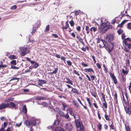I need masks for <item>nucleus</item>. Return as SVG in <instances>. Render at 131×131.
I'll list each match as a JSON object with an SVG mask.
<instances>
[{"mask_svg":"<svg viewBox=\"0 0 131 131\" xmlns=\"http://www.w3.org/2000/svg\"><path fill=\"white\" fill-rule=\"evenodd\" d=\"M126 36L124 33H123L122 35V38L123 40V43L124 48V51L127 52L129 51L131 49V38L128 37L124 38Z\"/></svg>","mask_w":131,"mask_h":131,"instance_id":"f257e3e1","label":"nucleus"},{"mask_svg":"<svg viewBox=\"0 0 131 131\" xmlns=\"http://www.w3.org/2000/svg\"><path fill=\"white\" fill-rule=\"evenodd\" d=\"M101 41L102 42L103 45L102 46L101 44L99 45L100 48L104 47L107 51L108 53L110 54L112 57L113 56V54L111 53V52L113 49L114 47V43L113 42L109 43L105 40L102 39Z\"/></svg>","mask_w":131,"mask_h":131,"instance_id":"f03ea898","label":"nucleus"},{"mask_svg":"<svg viewBox=\"0 0 131 131\" xmlns=\"http://www.w3.org/2000/svg\"><path fill=\"white\" fill-rule=\"evenodd\" d=\"M74 122L77 128H80L81 131H85L84 126L82 122L78 119H75Z\"/></svg>","mask_w":131,"mask_h":131,"instance_id":"7ed1b4c3","label":"nucleus"},{"mask_svg":"<svg viewBox=\"0 0 131 131\" xmlns=\"http://www.w3.org/2000/svg\"><path fill=\"white\" fill-rule=\"evenodd\" d=\"M24 124L26 126H28V127H30V125L32 127L33 126L36 125V120L34 119H31L30 121L28 120H26L25 121Z\"/></svg>","mask_w":131,"mask_h":131,"instance_id":"20e7f679","label":"nucleus"},{"mask_svg":"<svg viewBox=\"0 0 131 131\" xmlns=\"http://www.w3.org/2000/svg\"><path fill=\"white\" fill-rule=\"evenodd\" d=\"M124 107L126 113L130 115L131 114V103L129 104L124 105Z\"/></svg>","mask_w":131,"mask_h":131,"instance_id":"39448f33","label":"nucleus"},{"mask_svg":"<svg viewBox=\"0 0 131 131\" xmlns=\"http://www.w3.org/2000/svg\"><path fill=\"white\" fill-rule=\"evenodd\" d=\"M122 95L123 96V102L124 103L125 105L129 104V100H130L129 97L127 93H126L125 94V95L126 97V99L125 98L123 93H122Z\"/></svg>","mask_w":131,"mask_h":131,"instance_id":"423d86ee","label":"nucleus"},{"mask_svg":"<svg viewBox=\"0 0 131 131\" xmlns=\"http://www.w3.org/2000/svg\"><path fill=\"white\" fill-rule=\"evenodd\" d=\"M105 39L109 43H111L114 39V37L112 34H110L107 35L106 37H105Z\"/></svg>","mask_w":131,"mask_h":131,"instance_id":"0eeeda50","label":"nucleus"},{"mask_svg":"<svg viewBox=\"0 0 131 131\" xmlns=\"http://www.w3.org/2000/svg\"><path fill=\"white\" fill-rule=\"evenodd\" d=\"M110 74L111 77L112 79V80L113 81L114 84H117L118 82L117 79L114 74L110 72Z\"/></svg>","mask_w":131,"mask_h":131,"instance_id":"6e6552de","label":"nucleus"},{"mask_svg":"<svg viewBox=\"0 0 131 131\" xmlns=\"http://www.w3.org/2000/svg\"><path fill=\"white\" fill-rule=\"evenodd\" d=\"M27 49V47H25L24 46V47H22L20 49V50L21 52V56H24L27 53L26 52Z\"/></svg>","mask_w":131,"mask_h":131,"instance_id":"1a4fd4ad","label":"nucleus"},{"mask_svg":"<svg viewBox=\"0 0 131 131\" xmlns=\"http://www.w3.org/2000/svg\"><path fill=\"white\" fill-rule=\"evenodd\" d=\"M85 74L86 75V77L87 78L88 81L90 82L91 81H93L96 78L95 76L94 75H90V77L91 78H90L89 75L88 74Z\"/></svg>","mask_w":131,"mask_h":131,"instance_id":"9d476101","label":"nucleus"},{"mask_svg":"<svg viewBox=\"0 0 131 131\" xmlns=\"http://www.w3.org/2000/svg\"><path fill=\"white\" fill-rule=\"evenodd\" d=\"M110 23L108 22L106 29H106L105 30L104 29V30H101V32L102 33L104 34L109 29H112V26L110 25Z\"/></svg>","mask_w":131,"mask_h":131,"instance_id":"9b49d317","label":"nucleus"},{"mask_svg":"<svg viewBox=\"0 0 131 131\" xmlns=\"http://www.w3.org/2000/svg\"><path fill=\"white\" fill-rule=\"evenodd\" d=\"M108 23V22H107V23L105 22L101 24V26L99 27V29H100V28L102 29L101 30H104L103 29H104V30L106 29H106Z\"/></svg>","mask_w":131,"mask_h":131,"instance_id":"f8f14e48","label":"nucleus"},{"mask_svg":"<svg viewBox=\"0 0 131 131\" xmlns=\"http://www.w3.org/2000/svg\"><path fill=\"white\" fill-rule=\"evenodd\" d=\"M111 122L112 123L111 124H110V123L109 122H108L109 125L110 129L113 130L115 131H117L116 127L115 126H114L113 121H112Z\"/></svg>","mask_w":131,"mask_h":131,"instance_id":"ddd939ff","label":"nucleus"},{"mask_svg":"<svg viewBox=\"0 0 131 131\" xmlns=\"http://www.w3.org/2000/svg\"><path fill=\"white\" fill-rule=\"evenodd\" d=\"M9 107V103H3L0 105V110L4 109Z\"/></svg>","mask_w":131,"mask_h":131,"instance_id":"4468645a","label":"nucleus"},{"mask_svg":"<svg viewBox=\"0 0 131 131\" xmlns=\"http://www.w3.org/2000/svg\"><path fill=\"white\" fill-rule=\"evenodd\" d=\"M66 128L69 131L71 130L72 128V127L71 124L70 123H68L66 124Z\"/></svg>","mask_w":131,"mask_h":131,"instance_id":"2eb2a0df","label":"nucleus"},{"mask_svg":"<svg viewBox=\"0 0 131 131\" xmlns=\"http://www.w3.org/2000/svg\"><path fill=\"white\" fill-rule=\"evenodd\" d=\"M84 71L85 72H89L90 73H94V71L93 70V69L91 68L85 69H84Z\"/></svg>","mask_w":131,"mask_h":131,"instance_id":"dca6fc26","label":"nucleus"},{"mask_svg":"<svg viewBox=\"0 0 131 131\" xmlns=\"http://www.w3.org/2000/svg\"><path fill=\"white\" fill-rule=\"evenodd\" d=\"M66 79L67 80V81H65V82L71 85H73V82L68 77H66Z\"/></svg>","mask_w":131,"mask_h":131,"instance_id":"f3484780","label":"nucleus"},{"mask_svg":"<svg viewBox=\"0 0 131 131\" xmlns=\"http://www.w3.org/2000/svg\"><path fill=\"white\" fill-rule=\"evenodd\" d=\"M105 112V118L106 120L107 121H110L111 120L110 118V116L107 114L106 111H104Z\"/></svg>","mask_w":131,"mask_h":131,"instance_id":"a211bd4d","label":"nucleus"},{"mask_svg":"<svg viewBox=\"0 0 131 131\" xmlns=\"http://www.w3.org/2000/svg\"><path fill=\"white\" fill-rule=\"evenodd\" d=\"M16 107V105L13 102H10L9 104V108H14Z\"/></svg>","mask_w":131,"mask_h":131,"instance_id":"6ab92c4d","label":"nucleus"},{"mask_svg":"<svg viewBox=\"0 0 131 131\" xmlns=\"http://www.w3.org/2000/svg\"><path fill=\"white\" fill-rule=\"evenodd\" d=\"M38 82L39 85L40 86H42V84H43L46 83V81L45 80H39Z\"/></svg>","mask_w":131,"mask_h":131,"instance_id":"aec40b11","label":"nucleus"},{"mask_svg":"<svg viewBox=\"0 0 131 131\" xmlns=\"http://www.w3.org/2000/svg\"><path fill=\"white\" fill-rule=\"evenodd\" d=\"M71 91L73 93L77 94L78 95H79V93L78 90L75 88H73Z\"/></svg>","mask_w":131,"mask_h":131,"instance_id":"412c9836","label":"nucleus"},{"mask_svg":"<svg viewBox=\"0 0 131 131\" xmlns=\"http://www.w3.org/2000/svg\"><path fill=\"white\" fill-rule=\"evenodd\" d=\"M97 126L99 131H101L102 129V125L100 123H99L97 125Z\"/></svg>","mask_w":131,"mask_h":131,"instance_id":"4be33fe9","label":"nucleus"},{"mask_svg":"<svg viewBox=\"0 0 131 131\" xmlns=\"http://www.w3.org/2000/svg\"><path fill=\"white\" fill-rule=\"evenodd\" d=\"M54 131H65L64 129L61 127H58L54 129Z\"/></svg>","mask_w":131,"mask_h":131,"instance_id":"5701e85b","label":"nucleus"},{"mask_svg":"<svg viewBox=\"0 0 131 131\" xmlns=\"http://www.w3.org/2000/svg\"><path fill=\"white\" fill-rule=\"evenodd\" d=\"M103 106L102 107L103 108H105L106 109L107 107V102L106 100L104 101V102L102 103Z\"/></svg>","mask_w":131,"mask_h":131,"instance_id":"b1692460","label":"nucleus"},{"mask_svg":"<svg viewBox=\"0 0 131 131\" xmlns=\"http://www.w3.org/2000/svg\"><path fill=\"white\" fill-rule=\"evenodd\" d=\"M128 20H123L121 24H119L118 26L120 27H123V25L126 22V21H128Z\"/></svg>","mask_w":131,"mask_h":131,"instance_id":"393cba45","label":"nucleus"},{"mask_svg":"<svg viewBox=\"0 0 131 131\" xmlns=\"http://www.w3.org/2000/svg\"><path fill=\"white\" fill-rule=\"evenodd\" d=\"M22 111L25 114L27 113V110L26 107V105H24L23 107L22 108Z\"/></svg>","mask_w":131,"mask_h":131,"instance_id":"a878e982","label":"nucleus"},{"mask_svg":"<svg viewBox=\"0 0 131 131\" xmlns=\"http://www.w3.org/2000/svg\"><path fill=\"white\" fill-rule=\"evenodd\" d=\"M72 103L74 106L77 107H79V104H78L77 101L74 100H73L72 101Z\"/></svg>","mask_w":131,"mask_h":131,"instance_id":"bb28decb","label":"nucleus"},{"mask_svg":"<svg viewBox=\"0 0 131 131\" xmlns=\"http://www.w3.org/2000/svg\"><path fill=\"white\" fill-rule=\"evenodd\" d=\"M58 68H57L54 69V70L52 72H49L48 73V74H56L57 73V72L58 71Z\"/></svg>","mask_w":131,"mask_h":131,"instance_id":"cd10ccee","label":"nucleus"},{"mask_svg":"<svg viewBox=\"0 0 131 131\" xmlns=\"http://www.w3.org/2000/svg\"><path fill=\"white\" fill-rule=\"evenodd\" d=\"M97 30V28L95 27H91L90 28L91 33H92L93 32H95Z\"/></svg>","mask_w":131,"mask_h":131,"instance_id":"c85d7f7f","label":"nucleus"},{"mask_svg":"<svg viewBox=\"0 0 131 131\" xmlns=\"http://www.w3.org/2000/svg\"><path fill=\"white\" fill-rule=\"evenodd\" d=\"M85 30L86 31L87 34H89L90 32V29H89V27L88 26H85Z\"/></svg>","mask_w":131,"mask_h":131,"instance_id":"c756f323","label":"nucleus"},{"mask_svg":"<svg viewBox=\"0 0 131 131\" xmlns=\"http://www.w3.org/2000/svg\"><path fill=\"white\" fill-rule=\"evenodd\" d=\"M91 93L92 96H94L95 98L96 97L97 94L95 91H93L92 92H91Z\"/></svg>","mask_w":131,"mask_h":131,"instance_id":"7c9ffc66","label":"nucleus"},{"mask_svg":"<svg viewBox=\"0 0 131 131\" xmlns=\"http://www.w3.org/2000/svg\"><path fill=\"white\" fill-rule=\"evenodd\" d=\"M58 4L57 3H54L53 5V7L56 9L58 7Z\"/></svg>","mask_w":131,"mask_h":131,"instance_id":"2f4dec72","label":"nucleus"},{"mask_svg":"<svg viewBox=\"0 0 131 131\" xmlns=\"http://www.w3.org/2000/svg\"><path fill=\"white\" fill-rule=\"evenodd\" d=\"M86 99L87 102L88 103V104H89V107H91L92 106V105H91V102L90 101V99L88 97H86Z\"/></svg>","mask_w":131,"mask_h":131,"instance_id":"473e14b6","label":"nucleus"},{"mask_svg":"<svg viewBox=\"0 0 131 131\" xmlns=\"http://www.w3.org/2000/svg\"><path fill=\"white\" fill-rule=\"evenodd\" d=\"M16 80V82H17L19 81V78H12L9 81V82L13 80Z\"/></svg>","mask_w":131,"mask_h":131,"instance_id":"72a5a7b5","label":"nucleus"},{"mask_svg":"<svg viewBox=\"0 0 131 131\" xmlns=\"http://www.w3.org/2000/svg\"><path fill=\"white\" fill-rule=\"evenodd\" d=\"M9 59L11 60L16 59L17 58H16V56L14 55H10L9 56Z\"/></svg>","mask_w":131,"mask_h":131,"instance_id":"f704fd0d","label":"nucleus"},{"mask_svg":"<svg viewBox=\"0 0 131 131\" xmlns=\"http://www.w3.org/2000/svg\"><path fill=\"white\" fill-rule=\"evenodd\" d=\"M114 100H116V103H117L118 101V99H117V94L116 92H115L114 95Z\"/></svg>","mask_w":131,"mask_h":131,"instance_id":"c9c22d12","label":"nucleus"},{"mask_svg":"<svg viewBox=\"0 0 131 131\" xmlns=\"http://www.w3.org/2000/svg\"><path fill=\"white\" fill-rule=\"evenodd\" d=\"M59 123V121L57 120H56L54 121V123L53 124V126L58 125Z\"/></svg>","mask_w":131,"mask_h":131,"instance_id":"e433bc0d","label":"nucleus"},{"mask_svg":"<svg viewBox=\"0 0 131 131\" xmlns=\"http://www.w3.org/2000/svg\"><path fill=\"white\" fill-rule=\"evenodd\" d=\"M50 30V26L49 25L47 26L46 28L44 31L45 32H48Z\"/></svg>","mask_w":131,"mask_h":131,"instance_id":"4c0bfd02","label":"nucleus"},{"mask_svg":"<svg viewBox=\"0 0 131 131\" xmlns=\"http://www.w3.org/2000/svg\"><path fill=\"white\" fill-rule=\"evenodd\" d=\"M68 111H69V113L71 115H72L73 114V111L72 109L70 108H68L67 109Z\"/></svg>","mask_w":131,"mask_h":131,"instance_id":"58836bf2","label":"nucleus"},{"mask_svg":"<svg viewBox=\"0 0 131 131\" xmlns=\"http://www.w3.org/2000/svg\"><path fill=\"white\" fill-rule=\"evenodd\" d=\"M35 99L37 100H43V97L37 96L36 97Z\"/></svg>","mask_w":131,"mask_h":131,"instance_id":"ea45409f","label":"nucleus"},{"mask_svg":"<svg viewBox=\"0 0 131 131\" xmlns=\"http://www.w3.org/2000/svg\"><path fill=\"white\" fill-rule=\"evenodd\" d=\"M69 23L71 27H73L74 26V23L73 20H72L71 21H69Z\"/></svg>","mask_w":131,"mask_h":131,"instance_id":"a19ab883","label":"nucleus"},{"mask_svg":"<svg viewBox=\"0 0 131 131\" xmlns=\"http://www.w3.org/2000/svg\"><path fill=\"white\" fill-rule=\"evenodd\" d=\"M77 38L78 40L79 41H80L81 42H82L83 41L81 38L80 36H79L78 35L77 36Z\"/></svg>","mask_w":131,"mask_h":131,"instance_id":"79ce46f5","label":"nucleus"},{"mask_svg":"<svg viewBox=\"0 0 131 131\" xmlns=\"http://www.w3.org/2000/svg\"><path fill=\"white\" fill-rule=\"evenodd\" d=\"M123 29L120 28L118 30L117 32L118 33L119 35H120L123 32Z\"/></svg>","mask_w":131,"mask_h":131,"instance_id":"37998d69","label":"nucleus"},{"mask_svg":"<svg viewBox=\"0 0 131 131\" xmlns=\"http://www.w3.org/2000/svg\"><path fill=\"white\" fill-rule=\"evenodd\" d=\"M48 128L49 129H51L52 130L54 131V127L52 126H50L48 127Z\"/></svg>","mask_w":131,"mask_h":131,"instance_id":"c03bdc74","label":"nucleus"},{"mask_svg":"<svg viewBox=\"0 0 131 131\" xmlns=\"http://www.w3.org/2000/svg\"><path fill=\"white\" fill-rule=\"evenodd\" d=\"M73 72L74 74L77 75L78 76H79L80 75V74L79 72L75 69H74Z\"/></svg>","mask_w":131,"mask_h":131,"instance_id":"a18cd8bd","label":"nucleus"},{"mask_svg":"<svg viewBox=\"0 0 131 131\" xmlns=\"http://www.w3.org/2000/svg\"><path fill=\"white\" fill-rule=\"evenodd\" d=\"M127 28L129 29H131V23H128L127 24Z\"/></svg>","mask_w":131,"mask_h":131,"instance_id":"49530a36","label":"nucleus"},{"mask_svg":"<svg viewBox=\"0 0 131 131\" xmlns=\"http://www.w3.org/2000/svg\"><path fill=\"white\" fill-rule=\"evenodd\" d=\"M10 63L14 65H16V60H12L10 62Z\"/></svg>","mask_w":131,"mask_h":131,"instance_id":"de8ad7c7","label":"nucleus"},{"mask_svg":"<svg viewBox=\"0 0 131 131\" xmlns=\"http://www.w3.org/2000/svg\"><path fill=\"white\" fill-rule=\"evenodd\" d=\"M17 6L16 5H14L11 7L10 9L13 10L17 8Z\"/></svg>","mask_w":131,"mask_h":131,"instance_id":"09e8293b","label":"nucleus"},{"mask_svg":"<svg viewBox=\"0 0 131 131\" xmlns=\"http://www.w3.org/2000/svg\"><path fill=\"white\" fill-rule=\"evenodd\" d=\"M122 72L123 74L124 75L127 74L128 73V71L126 70H125L124 69H122Z\"/></svg>","mask_w":131,"mask_h":131,"instance_id":"8fccbe9b","label":"nucleus"},{"mask_svg":"<svg viewBox=\"0 0 131 131\" xmlns=\"http://www.w3.org/2000/svg\"><path fill=\"white\" fill-rule=\"evenodd\" d=\"M62 105L63 108L62 110L65 111V108L67 107V105L66 104L64 103H62Z\"/></svg>","mask_w":131,"mask_h":131,"instance_id":"3c124183","label":"nucleus"},{"mask_svg":"<svg viewBox=\"0 0 131 131\" xmlns=\"http://www.w3.org/2000/svg\"><path fill=\"white\" fill-rule=\"evenodd\" d=\"M48 108L51 111H52L53 110H55L54 108L52 106H48Z\"/></svg>","mask_w":131,"mask_h":131,"instance_id":"603ef678","label":"nucleus"},{"mask_svg":"<svg viewBox=\"0 0 131 131\" xmlns=\"http://www.w3.org/2000/svg\"><path fill=\"white\" fill-rule=\"evenodd\" d=\"M63 117H64L67 119H68L69 118H70L69 116L68 113L66 115L64 114V116Z\"/></svg>","mask_w":131,"mask_h":131,"instance_id":"864d4df0","label":"nucleus"},{"mask_svg":"<svg viewBox=\"0 0 131 131\" xmlns=\"http://www.w3.org/2000/svg\"><path fill=\"white\" fill-rule=\"evenodd\" d=\"M36 31V27H34L32 28V31L31 32V33L32 35L34 33H35Z\"/></svg>","mask_w":131,"mask_h":131,"instance_id":"5fc2aeb1","label":"nucleus"},{"mask_svg":"<svg viewBox=\"0 0 131 131\" xmlns=\"http://www.w3.org/2000/svg\"><path fill=\"white\" fill-rule=\"evenodd\" d=\"M11 68L14 69H18L19 68L18 67H16L14 66H13L12 65H11Z\"/></svg>","mask_w":131,"mask_h":131,"instance_id":"6e6d98bb","label":"nucleus"},{"mask_svg":"<svg viewBox=\"0 0 131 131\" xmlns=\"http://www.w3.org/2000/svg\"><path fill=\"white\" fill-rule=\"evenodd\" d=\"M125 129L126 131H131L130 129L129 126H126L125 125Z\"/></svg>","mask_w":131,"mask_h":131,"instance_id":"4d7b16f0","label":"nucleus"},{"mask_svg":"<svg viewBox=\"0 0 131 131\" xmlns=\"http://www.w3.org/2000/svg\"><path fill=\"white\" fill-rule=\"evenodd\" d=\"M41 105H43V107H47L48 106V104L46 102H43L41 104Z\"/></svg>","mask_w":131,"mask_h":131,"instance_id":"13d9d810","label":"nucleus"},{"mask_svg":"<svg viewBox=\"0 0 131 131\" xmlns=\"http://www.w3.org/2000/svg\"><path fill=\"white\" fill-rule=\"evenodd\" d=\"M76 29L77 31L80 32L81 30V27L80 26H78L76 27Z\"/></svg>","mask_w":131,"mask_h":131,"instance_id":"bf43d9fd","label":"nucleus"},{"mask_svg":"<svg viewBox=\"0 0 131 131\" xmlns=\"http://www.w3.org/2000/svg\"><path fill=\"white\" fill-rule=\"evenodd\" d=\"M68 65L69 66H71L72 65V62L70 60H68L67 61Z\"/></svg>","mask_w":131,"mask_h":131,"instance_id":"052dcab7","label":"nucleus"},{"mask_svg":"<svg viewBox=\"0 0 131 131\" xmlns=\"http://www.w3.org/2000/svg\"><path fill=\"white\" fill-rule=\"evenodd\" d=\"M59 114L62 117H63L64 116V113L61 111L59 112Z\"/></svg>","mask_w":131,"mask_h":131,"instance_id":"680f3d73","label":"nucleus"},{"mask_svg":"<svg viewBox=\"0 0 131 131\" xmlns=\"http://www.w3.org/2000/svg\"><path fill=\"white\" fill-rule=\"evenodd\" d=\"M13 127H8L6 129V131H10L12 130H13Z\"/></svg>","mask_w":131,"mask_h":131,"instance_id":"e2e57ef3","label":"nucleus"},{"mask_svg":"<svg viewBox=\"0 0 131 131\" xmlns=\"http://www.w3.org/2000/svg\"><path fill=\"white\" fill-rule=\"evenodd\" d=\"M80 12V10L79 11L78 10H76V11H75V13L74 14L76 16L78 15L79 14Z\"/></svg>","mask_w":131,"mask_h":131,"instance_id":"0e129e2a","label":"nucleus"},{"mask_svg":"<svg viewBox=\"0 0 131 131\" xmlns=\"http://www.w3.org/2000/svg\"><path fill=\"white\" fill-rule=\"evenodd\" d=\"M22 122H21L19 123H17L16 124V127H19L21 125Z\"/></svg>","mask_w":131,"mask_h":131,"instance_id":"69168bd1","label":"nucleus"},{"mask_svg":"<svg viewBox=\"0 0 131 131\" xmlns=\"http://www.w3.org/2000/svg\"><path fill=\"white\" fill-rule=\"evenodd\" d=\"M35 64L33 66H34V68H37L38 66V64L37 63H36V62Z\"/></svg>","mask_w":131,"mask_h":131,"instance_id":"338daca9","label":"nucleus"},{"mask_svg":"<svg viewBox=\"0 0 131 131\" xmlns=\"http://www.w3.org/2000/svg\"><path fill=\"white\" fill-rule=\"evenodd\" d=\"M68 28V27L65 26H63L62 27V29L63 30H64L67 29Z\"/></svg>","mask_w":131,"mask_h":131,"instance_id":"774afa93","label":"nucleus"}]
</instances>
